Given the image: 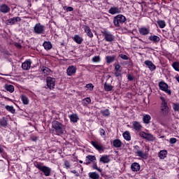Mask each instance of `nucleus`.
I'll use <instances>...</instances> for the list:
<instances>
[{
    "mask_svg": "<svg viewBox=\"0 0 179 179\" xmlns=\"http://www.w3.org/2000/svg\"><path fill=\"white\" fill-rule=\"evenodd\" d=\"M63 8L64 10H66V12H73V7L71 6H64Z\"/></svg>",
    "mask_w": 179,
    "mask_h": 179,
    "instance_id": "a18cd8bd",
    "label": "nucleus"
},
{
    "mask_svg": "<svg viewBox=\"0 0 179 179\" xmlns=\"http://www.w3.org/2000/svg\"><path fill=\"white\" fill-rule=\"evenodd\" d=\"M115 76H116V78H119V76H121V73L117 71L115 73Z\"/></svg>",
    "mask_w": 179,
    "mask_h": 179,
    "instance_id": "052dcab7",
    "label": "nucleus"
},
{
    "mask_svg": "<svg viewBox=\"0 0 179 179\" xmlns=\"http://www.w3.org/2000/svg\"><path fill=\"white\" fill-rule=\"evenodd\" d=\"M172 66L175 71L177 72H179V62H175L172 64Z\"/></svg>",
    "mask_w": 179,
    "mask_h": 179,
    "instance_id": "c03bdc74",
    "label": "nucleus"
},
{
    "mask_svg": "<svg viewBox=\"0 0 179 179\" xmlns=\"http://www.w3.org/2000/svg\"><path fill=\"white\" fill-rule=\"evenodd\" d=\"M159 87L160 90H162V92H164L169 94V96H171V90H169V85L164 83V81H161L159 83Z\"/></svg>",
    "mask_w": 179,
    "mask_h": 179,
    "instance_id": "6e6552de",
    "label": "nucleus"
},
{
    "mask_svg": "<svg viewBox=\"0 0 179 179\" xmlns=\"http://www.w3.org/2000/svg\"><path fill=\"white\" fill-rule=\"evenodd\" d=\"M66 72L68 76H72L73 73H76V67L75 66H70L68 67Z\"/></svg>",
    "mask_w": 179,
    "mask_h": 179,
    "instance_id": "2eb2a0df",
    "label": "nucleus"
},
{
    "mask_svg": "<svg viewBox=\"0 0 179 179\" xmlns=\"http://www.w3.org/2000/svg\"><path fill=\"white\" fill-rule=\"evenodd\" d=\"M177 142V138H171L169 140L170 143H176Z\"/></svg>",
    "mask_w": 179,
    "mask_h": 179,
    "instance_id": "864d4df0",
    "label": "nucleus"
},
{
    "mask_svg": "<svg viewBox=\"0 0 179 179\" xmlns=\"http://www.w3.org/2000/svg\"><path fill=\"white\" fill-rule=\"evenodd\" d=\"M173 108L174 111H179V103H173Z\"/></svg>",
    "mask_w": 179,
    "mask_h": 179,
    "instance_id": "09e8293b",
    "label": "nucleus"
},
{
    "mask_svg": "<svg viewBox=\"0 0 179 179\" xmlns=\"http://www.w3.org/2000/svg\"><path fill=\"white\" fill-rule=\"evenodd\" d=\"M135 154L141 159L146 160L148 159V154L146 152H143V150H141V148L138 145L134 146Z\"/></svg>",
    "mask_w": 179,
    "mask_h": 179,
    "instance_id": "423d86ee",
    "label": "nucleus"
},
{
    "mask_svg": "<svg viewBox=\"0 0 179 179\" xmlns=\"http://www.w3.org/2000/svg\"><path fill=\"white\" fill-rule=\"evenodd\" d=\"M15 45L17 48H22V45L19 43H15Z\"/></svg>",
    "mask_w": 179,
    "mask_h": 179,
    "instance_id": "13d9d810",
    "label": "nucleus"
},
{
    "mask_svg": "<svg viewBox=\"0 0 179 179\" xmlns=\"http://www.w3.org/2000/svg\"><path fill=\"white\" fill-rule=\"evenodd\" d=\"M55 82L56 80L55 78L48 76L46 78V85L48 87V89H50V90H52V89H55Z\"/></svg>",
    "mask_w": 179,
    "mask_h": 179,
    "instance_id": "0eeeda50",
    "label": "nucleus"
},
{
    "mask_svg": "<svg viewBox=\"0 0 179 179\" xmlns=\"http://www.w3.org/2000/svg\"><path fill=\"white\" fill-rule=\"evenodd\" d=\"M92 62H100V56H95L92 58Z\"/></svg>",
    "mask_w": 179,
    "mask_h": 179,
    "instance_id": "3c124183",
    "label": "nucleus"
},
{
    "mask_svg": "<svg viewBox=\"0 0 179 179\" xmlns=\"http://www.w3.org/2000/svg\"><path fill=\"white\" fill-rule=\"evenodd\" d=\"M101 114L103 116V117H110V110L108 109H105L103 110H101Z\"/></svg>",
    "mask_w": 179,
    "mask_h": 179,
    "instance_id": "58836bf2",
    "label": "nucleus"
},
{
    "mask_svg": "<svg viewBox=\"0 0 179 179\" xmlns=\"http://www.w3.org/2000/svg\"><path fill=\"white\" fill-rule=\"evenodd\" d=\"M149 40L150 41H153V43H159V41H160V37L156 36V35H151L149 36Z\"/></svg>",
    "mask_w": 179,
    "mask_h": 179,
    "instance_id": "a878e982",
    "label": "nucleus"
},
{
    "mask_svg": "<svg viewBox=\"0 0 179 179\" xmlns=\"http://www.w3.org/2000/svg\"><path fill=\"white\" fill-rule=\"evenodd\" d=\"M64 166L67 169H71V163H69L68 160L64 161Z\"/></svg>",
    "mask_w": 179,
    "mask_h": 179,
    "instance_id": "603ef678",
    "label": "nucleus"
},
{
    "mask_svg": "<svg viewBox=\"0 0 179 179\" xmlns=\"http://www.w3.org/2000/svg\"><path fill=\"white\" fill-rule=\"evenodd\" d=\"M105 59L107 64H113L115 61V55L106 56Z\"/></svg>",
    "mask_w": 179,
    "mask_h": 179,
    "instance_id": "393cba45",
    "label": "nucleus"
},
{
    "mask_svg": "<svg viewBox=\"0 0 179 179\" xmlns=\"http://www.w3.org/2000/svg\"><path fill=\"white\" fill-rule=\"evenodd\" d=\"M21 20L22 19L20 17H14L6 20V24L12 26V24H15L16 22H20Z\"/></svg>",
    "mask_w": 179,
    "mask_h": 179,
    "instance_id": "9b49d317",
    "label": "nucleus"
},
{
    "mask_svg": "<svg viewBox=\"0 0 179 179\" xmlns=\"http://www.w3.org/2000/svg\"><path fill=\"white\" fill-rule=\"evenodd\" d=\"M146 141H149L150 142H153L155 138L152 134L147 133V136L145 137Z\"/></svg>",
    "mask_w": 179,
    "mask_h": 179,
    "instance_id": "ea45409f",
    "label": "nucleus"
},
{
    "mask_svg": "<svg viewBox=\"0 0 179 179\" xmlns=\"http://www.w3.org/2000/svg\"><path fill=\"white\" fill-rule=\"evenodd\" d=\"M99 162H101V163H103L104 164L110 163V162H111V159H110V155H102V157L99 159Z\"/></svg>",
    "mask_w": 179,
    "mask_h": 179,
    "instance_id": "a211bd4d",
    "label": "nucleus"
},
{
    "mask_svg": "<svg viewBox=\"0 0 179 179\" xmlns=\"http://www.w3.org/2000/svg\"><path fill=\"white\" fill-rule=\"evenodd\" d=\"M92 103V99L90 97H87L82 101V103L83 106H87V104H90Z\"/></svg>",
    "mask_w": 179,
    "mask_h": 179,
    "instance_id": "79ce46f5",
    "label": "nucleus"
},
{
    "mask_svg": "<svg viewBox=\"0 0 179 179\" xmlns=\"http://www.w3.org/2000/svg\"><path fill=\"white\" fill-rule=\"evenodd\" d=\"M127 17L123 15L119 14L113 18V24L115 27H120L122 23H125Z\"/></svg>",
    "mask_w": 179,
    "mask_h": 179,
    "instance_id": "20e7f679",
    "label": "nucleus"
},
{
    "mask_svg": "<svg viewBox=\"0 0 179 179\" xmlns=\"http://www.w3.org/2000/svg\"><path fill=\"white\" fill-rule=\"evenodd\" d=\"M158 156L159 159H166V157H167V150H161L159 152Z\"/></svg>",
    "mask_w": 179,
    "mask_h": 179,
    "instance_id": "cd10ccee",
    "label": "nucleus"
},
{
    "mask_svg": "<svg viewBox=\"0 0 179 179\" xmlns=\"http://www.w3.org/2000/svg\"><path fill=\"white\" fill-rule=\"evenodd\" d=\"M113 145L114 148H121L122 146V142L120 139H115L113 141Z\"/></svg>",
    "mask_w": 179,
    "mask_h": 179,
    "instance_id": "bb28decb",
    "label": "nucleus"
},
{
    "mask_svg": "<svg viewBox=\"0 0 179 179\" xmlns=\"http://www.w3.org/2000/svg\"><path fill=\"white\" fill-rule=\"evenodd\" d=\"M138 33L141 36H148L150 33V29L149 28H146L145 27H141L138 29Z\"/></svg>",
    "mask_w": 179,
    "mask_h": 179,
    "instance_id": "ddd939ff",
    "label": "nucleus"
},
{
    "mask_svg": "<svg viewBox=\"0 0 179 179\" xmlns=\"http://www.w3.org/2000/svg\"><path fill=\"white\" fill-rule=\"evenodd\" d=\"M3 148L0 147V153H3V155H5V152H3Z\"/></svg>",
    "mask_w": 179,
    "mask_h": 179,
    "instance_id": "e2e57ef3",
    "label": "nucleus"
},
{
    "mask_svg": "<svg viewBox=\"0 0 179 179\" xmlns=\"http://www.w3.org/2000/svg\"><path fill=\"white\" fill-rule=\"evenodd\" d=\"M104 90L106 92H111L113 90V85L107 84V83H105L103 85Z\"/></svg>",
    "mask_w": 179,
    "mask_h": 179,
    "instance_id": "f704fd0d",
    "label": "nucleus"
},
{
    "mask_svg": "<svg viewBox=\"0 0 179 179\" xmlns=\"http://www.w3.org/2000/svg\"><path fill=\"white\" fill-rule=\"evenodd\" d=\"M41 69L42 71V75L44 76H47L51 73V69H50L48 67L43 66Z\"/></svg>",
    "mask_w": 179,
    "mask_h": 179,
    "instance_id": "4be33fe9",
    "label": "nucleus"
},
{
    "mask_svg": "<svg viewBox=\"0 0 179 179\" xmlns=\"http://www.w3.org/2000/svg\"><path fill=\"white\" fill-rule=\"evenodd\" d=\"M71 173H73V174H76V177H79V173L76 172V170L71 171Z\"/></svg>",
    "mask_w": 179,
    "mask_h": 179,
    "instance_id": "4d7b16f0",
    "label": "nucleus"
},
{
    "mask_svg": "<svg viewBox=\"0 0 179 179\" xmlns=\"http://www.w3.org/2000/svg\"><path fill=\"white\" fill-rule=\"evenodd\" d=\"M31 66V61L30 59L26 60L24 63L22 64V68L24 71H29Z\"/></svg>",
    "mask_w": 179,
    "mask_h": 179,
    "instance_id": "4468645a",
    "label": "nucleus"
},
{
    "mask_svg": "<svg viewBox=\"0 0 179 179\" xmlns=\"http://www.w3.org/2000/svg\"><path fill=\"white\" fill-rule=\"evenodd\" d=\"M69 118L71 122H77L78 121H79V117L77 114H72L69 115Z\"/></svg>",
    "mask_w": 179,
    "mask_h": 179,
    "instance_id": "c756f323",
    "label": "nucleus"
},
{
    "mask_svg": "<svg viewBox=\"0 0 179 179\" xmlns=\"http://www.w3.org/2000/svg\"><path fill=\"white\" fill-rule=\"evenodd\" d=\"M5 108L7 110V111L11 113V114H15V113H16V110H15V108H13L12 106L7 105L6 106Z\"/></svg>",
    "mask_w": 179,
    "mask_h": 179,
    "instance_id": "c9c22d12",
    "label": "nucleus"
},
{
    "mask_svg": "<svg viewBox=\"0 0 179 179\" xmlns=\"http://www.w3.org/2000/svg\"><path fill=\"white\" fill-rule=\"evenodd\" d=\"M132 125H133V128L136 131V132H141V131H142V124H141V122H138V121H134L132 122Z\"/></svg>",
    "mask_w": 179,
    "mask_h": 179,
    "instance_id": "f8f14e48",
    "label": "nucleus"
},
{
    "mask_svg": "<svg viewBox=\"0 0 179 179\" xmlns=\"http://www.w3.org/2000/svg\"><path fill=\"white\" fill-rule=\"evenodd\" d=\"M52 127L53 128L55 132L57 135H64L66 133L65 125L59 121L54 120L52 122Z\"/></svg>",
    "mask_w": 179,
    "mask_h": 179,
    "instance_id": "f257e3e1",
    "label": "nucleus"
},
{
    "mask_svg": "<svg viewBox=\"0 0 179 179\" xmlns=\"http://www.w3.org/2000/svg\"><path fill=\"white\" fill-rule=\"evenodd\" d=\"M84 30L85 33L87 34L88 37H90V38L93 37V33L92 32V29H90V27L89 26L85 25Z\"/></svg>",
    "mask_w": 179,
    "mask_h": 179,
    "instance_id": "5701e85b",
    "label": "nucleus"
},
{
    "mask_svg": "<svg viewBox=\"0 0 179 179\" xmlns=\"http://www.w3.org/2000/svg\"><path fill=\"white\" fill-rule=\"evenodd\" d=\"M127 79L129 80H134V77H132V76H131L130 74L127 75Z\"/></svg>",
    "mask_w": 179,
    "mask_h": 179,
    "instance_id": "bf43d9fd",
    "label": "nucleus"
},
{
    "mask_svg": "<svg viewBox=\"0 0 179 179\" xmlns=\"http://www.w3.org/2000/svg\"><path fill=\"white\" fill-rule=\"evenodd\" d=\"M101 33H102L105 41H107L108 43H113V41H115V36H114L110 31H107V29H103Z\"/></svg>",
    "mask_w": 179,
    "mask_h": 179,
    "instance_id": "39448f33",
    "label": "nucleus"
},
{
    "mask_svg": "<svg viewBox=\"0 0 179 179\" xmlns=\"http://www.w3.org/2000/svg\"><path fill=\"white\" fill-rule=\"evenodd\" d=\"M21 100L23 104H25L26 106L29 103V98L26 95H22Z\"/></svg>",
    "mask_w": 179,
    "mask_h": 179,
    "instance_id": "4c0bfd02",
    "label": "nucleus"
},
{
    "mask_svg": "<svg viewBox=\"0 0 179 179\" xmlns=\"http://www.w3.org/2000/svg\"><path fill=\"white\" fill-rule=\"evenodd\" d=\"M31 141H33L34 142H36V141H37V137L36 136L31 137Z\"/></svg>",
    "mask_w": 179,
    "mask_h": 179,
    "instance_id": "680f3d73",
    "label": "nucleus"
},
{
    "mask_svg": "<svg viewBox=\"0 0 179 179\" xmlns=\"http://www.w3.org/2000/svg\"><path fill=\"white\" fill-rule=\"evenodd\" d=\"M34 166L38 169V170H39V171H42L45 177H50V176H51V168L47 166H43V163L37 162L34 163Z\"/></svg>",
    "mask_w": 179,
    "mask_h": 179,
    "instance_id": "7ed1b4c3",
    "label": "nucleus"
},
{
    "mask_svg": "<svg viewBox=\"0 0 179 179\" xmlns=\"http://www.w3.org/2000/svg\"><path fill=\"white\" fill-rule=\"evenodd\" d=\"M123 137L125 141H130L131 140V134L129 131H126L123 133Z\"/></svg>",
    "mask_w": 179,
    "mask_h": 179,
    "instance_id": "e433bc0d",
    "label": "nucleus"
},
{
    "mask_svg": "<svg viewBox=\"0 0 179 179\" xmlns=\"http://www.w3.org/2000/svg\"><path fill=\"white\" fill-rule=\"evenodd\" d=\"M92 168L94 170H97V171H99V173L103 171L101 169L97 167V162H96V161L92 162Z\"/></svg>",
    "mask_w": 179,
    "mask_h": 179,
    "instance_id": "37998d69",
    "label": "nucleus"
},
{
    "mask_svg": "<svg viewBox=\"0 0 179 179\" xmlns=\"http://www.w3.org/2000/svg\"><path fill=\"white\" fill-rule=\"evenodd\" d=\"M145 65L149 68L150 71H155L156 70V66L152 62V61L146 60L144 62Z\"/></svg>",
    "mask_w": 179,
    "mask_h": 179,
    "instance_id": "f3484780",
    "label": "nucleus"
},
{
    "mask_svg": "<svg viewBox=\"0 0 179 179\" xmlns=\"http://www.w3.org/2000/svg\"><path fill=\"white\" fill-rule=\"evenodd\" d=\"M43 46L44 47L45 50H46V51H50V50L52 48V44L50 41H45L43 43Z\"/></svg>",
    "mask_w": 179,
    "mask_h": 179,
    "instance_id": "b1692460",
    "label": "nucleus"
},
{
    "mask_svg": "<svg viewBox=\"0 0 179 179\" xmlns=\"http://www.w3.org/2000/svg\"><path fill=\"white\" fill-rule=\"evenodd\" d=\"M91 144L92 145V146H94V148H95V149H96V150H98L99 152H104V148H103V145H99L98 143H96V141H91Z\"/></svg>",
    "mask_w": 179,
    "mask_h": 179,
    "instance_id": "aec40b11",
    "label": "nucleus"
},
{
    "mask_svg": "<svg viewBox=\"0 0 179 179\" xmlns=\"http://www.w3.org/2000/svg\"><path fill=\"white\" fill-rule=\"evenodd\" d=\"M0 12L1 13H8V12H10V8L6 4H2L0 6Z\"/></svg>",
    "mask_w": 179,
    "mask_h": 179,
    "instance_id": "6ab92c4d",
    "label": "nucleus"
},
{
    "mask_svg": "<svg viewBox=\"0 0 179 179\" xmlns=\"http://www.w3.org/2000/svg\"><path fill=\"white\" fill-rule=\"evenodd\" d=\"M99 132L101 136H106V131L103 129H100Z\"/></svg>",
    "mask_w": 179,
    "mask_h": 179,
    "instance_id": "5fc2aeb1",
    "label": "nucleus"
},
{
    "mask_svg": "<svg viewBox=\"0 0 179 179\" xmlns=\"http://www.w3.org/2000/svg\"><path fill=\"white\" fill-rule=\"evenodd\" d=\"M147 135H148V133L145 131H140L139 133V136H141V138H143V139H146Z\"/></svg>",
    "mask_w": 179,
    "mask_h": 179,
    "instance_id": "49530a36",
    "label": "nucleus"
},
{
    "mask_svg": "<svg viewBox=\"0 0 179 179\" xmlns=\"http://www.w3.org/2000/svg\"><path fill=\"white\" fill-rule=\"evenodd\" d=\"M96 156L94 155H87L85 157V162L83 163V164H85L86 166H89V164H92V163H94L96 162Z\"/></svg>",
    "mask_w": 179,
    "mask_h": 179,
    "instance_id": "9d476101",
    "label": "nucleus"
},
{
    "mask_svg": "<svg viewBox=\"0 0 179 179\" xmlns=\"http://www.w3.org/2000/svg\"><path fill=\"white\" fill-rule=\"evenodd\" d=\"M5 89L7 92H9V93H13V92H15V87L12 85L6 84Z\"/></svg>",
    "mask_w": 179,
    "mask_h": 179,
    "instance_id": "c85d7f7f",
    "label": "nucleus"
},
{
    "mask_svg": "<svg viewBox=\"0 0 179 179\" xmlns=\"http://www.w3.org/2000/svg\"><path fill=\"white\" fill-rule=\"evenodd\" d=\"M150 120H152V117L149 115H145L143 117L144 124H150Z\"/></svg>",
    "mask_w": 179,
    "mask_h": 179,
    "instance_id": "2f4dec72",
    "label": "nucleus"
},
{
    "mask_svg": "<svg viewBox=\"0 0 179 179\" xmlns=\"http://www.w3.org/2000/svg\"><path fill=\"white\" fill-rule=\"evenodd\" d=\"M160 99L162 100V103L159 110V115L161 117H166V115H168L169 113H170V108H169L167 101L166 99H164V97L160 96Z\"/></svg>",
    "mask_w": 179,
    "mask_h": 179,
    "instance_id": "f03ea898",
    "label": "nucleus"
},
{
    "mask_svg": "<svg viewBox=\"0 0 179 179\" xmlns=\"http://www.w3.org/2000/svg\"><path fill=\"white\" fill-rule=\"evenodd\" d=\"M157 24L160 29H164L166 27V22L164 20H158Z\"/></svg>",
    "mask_w": 179,
    "mask_h": 179,
    "instance_id": "a19ab883",
    "label": "nucleus"
},
{
    "mask_svg": "<svg viewBox=\"0 0 179 179\" xmlns=\"http://www.w3.org/2000/svg\"><path fill=\"white\" fill-rule=\"evenodd\" d=\"M73 40L77 44H82L83 42V38L80 37L79 35H75Z\"/></svg>",
    "mask_w": 179,
    "mask_h": 179,
    "instance_id": "7c9ffc66",
    "label": "nucleus"
},
{
    "mask_svg": "<svg viewBox=\"0 0 179 179\" xmlns=\"http://www.w3.org/2000/svg\"><path fill=\"white\" fill-rule=\"evenodd\" d=\"M131 169L134 172L139 171L141 170V165L139 163L134 162L131 165Z\"/></svg>",
    "mask_w": 179,
    "mask_h": 179,
    "instance_id": "412c9836",
    "label": "nucleus"
},
{
    "mask_svg": "<svg viewBox=\"0 0 179 179\" xmlns=\"http://www.w3.org/2000/svg\"><path fill=\"white\" fill-rule=\"evenodd\" d=\"M27 2L29 3V8H31V1L30 0H27Z\"/></svg>",
    "mask_w": 179,
    "mask_h": 179,
    "instance_id": "0e129e2a",
    "label": "nucleus"
},
{
    "mask_svg": "<svg viewBox=\"0 0 179 179\" xmlns=\"http://www.w3.org/2000/svg\"><path fill=\"white\" fill-rule=\"evenodd\" d=\"M89 177H90V178H92V179H99V178H100V176L99 175V173H97L96 172L89 173Z\"/></svg>",
    "mask_w": 179,
    "mask_h": 179,
    "instance_id": "473e14b6",
    "label": "nucleus"
},
{
    "mask_svg": "<svg viewBox=\"0 0 179 179\" xmlns=\"http://www.w3.org/2000/svg\"><path fill=\"white\" fill-rule=\"evenodd\" d=\"M120 68H121V66H120V64H116V65L115 66V69L117 71H120Z\"/></svg>",
    "mask_w": 179,
    "mask_h": 179,
    "instance_id": "6e6d98bb",
    "label": "nucleus"
},
{
    "mask_svg": "<svg viewBox=\"0 0 179 179\" xmlns=\"http://www.w3.org/2000/svg\"><path fill=\"white\" fill-rule=\"evenodd\" d=\"M119 57L120 58H122V59H124V61H128V59H129V57H128V56H127V55L120 54V55H119Z\"/></svg>",
    "mask_w": 179,
    "mask_h": 179,
    "instance_id": "de8ad7c7",
    "label": "nucleus"
},
{
    "mask_svg": "<svg viewBox=\"0 0 179 179\" xmlns=\"http://www.w3.org/2000/svg\"><path fill=\"white\" fill-rule=\"evenodd\" d=\"M85 87H86L87 89H90V90H93V89H94V85H93V84H92V83H89V84H87V85H85Z\"/></svg>",
    "mask_w": 179,
    "mask_h": 179,
    "instance_id": "8fccbe9b",
    "label": "nucleus"
},
{
    "mask_svg": "<svg viewBox=\"0 0 179 179\" xmlns=\"http://www.w3.org/2000/svg\"><path fill=\"white\" fill-rule=\"evenodd\" d=\"M0 125L1 127H4V128L8 127V119H6L5 117H2V119L0 120Z\"/></svg>",
    "mask_w": 179,
    "mask_h": 179,
    "instance_id": "72a5a7b5",
    "label": "nucleus"
},
{
    "mask_svg": "<svg viewBox=\"0 0 179 179\" xmlns=\"http://www.w3.org/2000/svg\"><path fill=\"white\" fill-rule=\"evenodd\" d=\"M45 30V27L40 23L35 24L34 27V32L35 34H43Z\"/></svg>",
    "mask_w": 179,
    "mask_h": 179,
    "instance_id": "1a4fd4ad",
    "label": "nucleus"
},
{
    "mask_svg": "<svg viewBox=\"0 0 179 179\" xmlns=\"http://www.w3.org/2000/svg\"><path fill=\"white\" fill-rule=\"evenodd\" d=\"M79 163H80V164H82V163H83V161L80 160V161H79Z\"/></svg>",
    "mask_w": 179,
    "mask_h": 179,
    "instance_id": "69168bd1",
    "label": "nucleus"
},
{
    "mask_svg": "<svg viewBox=\"0 0 179 179\" xmlns=\"http://www.w3.org/2000/svg\"><path fill=\"white\" fill-rule=\"evenodd\" d=\"M108 13L110 15H117L121 13V10L118 7L113 6L108 10Z\"/></svg>",
    "mask_w": 179,
    "mask_h": 179,
    "instance_id": "dca6fc26",
    "label": "nucleus"
},
{
    "mask_svg": "<svg viewBox=\"0 0 179 179\" xmlns=\"http://www.w3.org/2000/svg\"><path fill=\"white\" fill-rule=\"evenodd\" d=\"M151 179H157V178H152Z\"/></svg>",
    "mask_w": 179,
    "mask_h": 179,
    "instance_id": "774afa93",
    "label": "nucleus"
},
{
    "mask_svg": "<svg viewBox=\"0 0 179 179\" xmlns=\"http://www.w3.org/2000/svg\"><path fill=\"white\" fill-rule=\"evenodd\" d=\"M138 40H139V41H142V39H141V38H138Z\"/></svg>",
    "mask_w": 179,
    "mask_h": 179,
    "instance_id": "338daca9",
    "label": "nucleus"
}]
</instances>
